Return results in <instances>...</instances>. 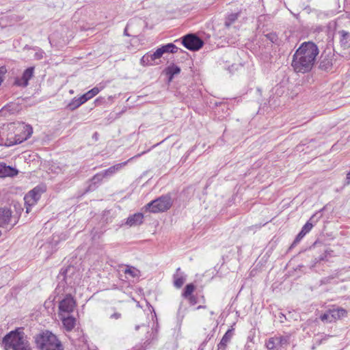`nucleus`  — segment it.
<instances>
[{"instance_id":"obj_14","label":"nucleus","mask_w":350,"mask_h":350,"mask_svg":"<svg viewBox=\"0 0 350 350\" xmlns=\"http://www.w3.org/2000/svg\"><path fill=\"white\" fill-rule=\"evenodd\" d=\"M132 159H133V158H131L125 162L116 164L113 166L110 167L109 168L107 169L106 170L103 171L102 173H103L104 178H108V177L113 176L115 173H116L121 168H122L124 166H125L128 163V162Z\"/></svg>"},{"instance_id":"obj_38","label":"nucleus","mask_w":350,"mask_h":350,"mask_svg":"<svg viewBox=\"0 0 350 350\" xmlns=\"http://www.w3.org/2000/svg\"><path fill=\"white\" fill-rule=\"evenodd\" d=\"M124 34L126 36H129V34L127 33V28L126 27L124 31Z\"/></svg>"},{"instance_id":"obj_21","label":"nucleus","mask_w":350,"mask_h":350,"mask_svg":"<svg viewBox=\"0 0 350 350\" xmlns=\"http://www.w3.org/2000/svg\"><path fill=\"white\" fill-rule=\"evenodd\" d=\"M99 92H100V89L97 87H94V88L89 90L88 92H87L86 93H85L80 97H81L83 103H85L88 100L91 99L92 98H93L94 96L97 95L99 93Z\"/></svg>"},{"instance_id":"obj_13","label":"nucleus","mask_w":350,"mask_h":350,"mask_svg":"<svg viewBox=\"0 0 350 350\" xmlns=\"http://www.w3.org/2000/svg\"><path fill=\"white\" fill-rule=\"evenodd\" d=\"M288 343V338L283 336L271 338L267 342L266 345L269 349H274Z\"/></svg>"},{"instance_id":"obj_29","label":"nucleus","mask_w":350,"mask_h":350,"mask_svg":"<svg viewBox=\"0 0 350 350\" xmlns=\"http://www.w3.org/2000/svg\"><path fill=\"white\" fill-rule=\"evenodd\" d=\"M124 273L125 274H129L130 275L131 277L133 278H135V277H137L139 276V271L134 267H128L125 270H124Z\"/></svg>"},{"instance_id":"obj_8","label":"nucleus","mask_w":350,"mask_h":350,"mask_svg":"<svg viewBox=\"0 0 350 350\" xmlns=\"http://www.w3.org/2000/svg\"><path fill=\"white\" fill-rule=\"evenodd\" d=\"M12 220V212L9 208L0 209V226L11 229L17 222L16 218Z\"/></svg>"},{"instance_id":"obj_41","label":"nucleus","mask_w":350,"mask_h":350,"mask_svg":"<svg viewBox=\"0 0 350 350\" xmlns=\"http://www.w3.org/2000/svg\"><path fill=\"white\" fill-rule=\"evenodd\" d=\"M205 308V306H199L197 308V309H200V308Z\"/></svg>"},{"instance_id":"obj_3","label":"nucleus","mask_w":350,"mask_h":350,"mask_svg":"<svg viewBox=\"0 0 350 350\" xmlns=\"http://www.w3.org/2000/svg\"><path fill=\"white\" fill-rule=\"evenodd\" d=\"M2 342L5 350H31L23 327H18L6 334Z\"/></svg>"},{"instance_id":"obj_31","label":"nucleus","mask_w":350,"mask_h":350,"mask_svg":"<svg viewBox=\"0 0 350 350\" xmlns=\"http://www.w3.org/2000/svg\"><path fill=\"white\" fill-rule=\"evenodd\" d=\"M103 178H104V176L103 175L102 172H101L100 173H98V174H95L92 177V181L95 184V183H98L101 182Z\"/></svg>"},{"instance_id":"obj_19","label":"nucleus","mask_w":350,"mask_h":350,"mask_svg":"<svg viewBox=\"0 0 350 350\" xmlns=\"http://www.w3.org/2000/svg\"><path fill=\"white\" fill-rule=\"evenodd\" d=\"M232 336V330L228 329L226 334L222 337L220 342L218 344V350L223 349L224 350L227 344L230 342L231 338Z\"/></svg>"},{"instance_id":"obj_23","label":"nucleus","mask_w":350,"mask_h":350,"mask_svg":"<svg viewBox=\"0 0 350 350\" xmlns=\"http://www.w3.org/2000/svg\"><path fill=\"white\" fill-rule=\"evenodd\" d=\"M83 104V103L81 97L74 98L70 101V103L67 105V108L71 111H73Z\"/></svg>"},{"instance_id":"obj_37","label":"nucleus","mask_w":350,"mask_h":350,"mask_svg":"<svg viewBox=\"0 0 350 350\" xmlns=\"http://www.w3.org/2000/svg\"><path fill=\"white\" fill-rule=\"evenodd\" d=\"M150 341H149L148 340H147L146 342H144V345H145V347H148V345H150Z\"/></svg>"},{"instance_id":"obj_34","label":"nucleus","mask_w":350,"mask_h":350,"mask_svg":"<svg viewBox=\"0 0 350 350\" xmlns=\"http://www.w3.org/2000/svg\"><path fill=\"white\" fill-rule=\"evenodd\" d=\"M44 51L42 50H39L38 52L35 53V58L36 59H41L43 57Z\"/></svg>"},{"instance_id":"obj_32","label":"nucleus","mask_w":350,"mask_h":350,"mask_svg":"<svg viewBox=\"0 0 350 350\" xmlns=\"http://www.w3.org/2000/svg\"><path fill=\"white\" fill-rule=\"evenodd\" d=\"M313 225L310 221H308L305 225L302 227L301 231L304 232L306 234L309 232L312 228Z\"/></svg>"},{"instance_id":"obj_33","label":"nucleus","mask_w":350,"mask_h":350,"mask_svg":"<svg viewBox=\"0 0 350 350\" xmlns=\"http://www.w3.org/2000/svg\"><path fill=\"white\" fill-rule=\"evenodd\" d=\"M306 235V234L302 232L301 230L299 232V234L297 235L296 238L295 239L294 241L292 243V246H295L297 245Z\"/></svg>"},{"instance_id":"obj_36","label":"nucleus","mask_w":350,"mask_h":350,"mask_svg":"<svg viewBox=\"0 0 350 350\" xmlns=\"http://www.w3.org/2000/svg\"><path fill=\"white\" fill-rule=\"evenodd\" d=\"M325 256H319L318 258H315V262H319V261H321V260H323L324 258H325Z\"/></svg>"},{"instance_id":"obj_1","label":"nucleus","mask_w":350,"mask_h":350,"mask_svg":"<svg viewBox=\"0 0 350 350\" xmlns=\"http://www.w3.org/2000/svg\"><path fill=\"white\" fill-rule=\"evenodd\" d=\"M319 54L317 46L312 42H304L293 57L292 66L297 72L306 73L312 68Z\"/></svg>"},{"instance_id":"obj_9","label":"nucleus","mask_w":350,"mask_h":350,"mask_svg":"<svg viewBox=\"0 0 350 350\" xmlns=\"http://www.w3.org/2000/svg\"><path fill=\"white\" fill-rule=\"evenodd\" d=\"M76 302L74 298L70 294L66 295V296L62 301H59V315H62V312H72L74 310Z\"/></svg>"},{"instance_id":"obj_16","label":"nucleus","mask_w":350,"mask_h":350,"mask_svg":"<svg viewBox=\"0 0 350 350\" xmlns=\"http://www.w3.org/2000/svg\"><path fill=\"white\" fill-rule=\"evenodd\" d=\"M144 215L142 213H137L127 218L126 224L129 226H134L141 224L143 222Z\"/></svg>"},{"instance_id":"obj_15","label":"nucleus","mask_w":350,"mask_h":350,"mask_svg":"<svg viewBox=\"0 0 350 350\" xmlns=\"http://www.w3.org/2000/svg\"><path fill=\"white\" fill-rule=\"evenodd\" d=\"M18 170L4 163H0V177L14 176L17 175Z\"/></svg>"},{"instance_id":"obj_40","label":"nucleus","mask_w":350,"mask_h":350,"mask_svg":"<svg viewBox=\"0 0 350 350\" xmlns=\"http://www.w3.org/2000/svg\"><path fill=\"white\" fill-rule=\"evenodd\" d=\"M144 154V152H142V154H138L137 155L135 156V157H140L142 154ZM133 159L135 158V157H132Z\"/></svg>"},{"instance_id":"obj_20","label":"nucleus","mask_w":350,"mask_h":350,"mask_svg":"<svg viewBox=\"0 0 350 350\" xmlns=\"http://www.w3.org/2000/svg\"><path fill=\"white\" fill-rule=\"evenodd\" d=\"M62 321L67 331H71L76 325V319L72 317H62Z\"/></svg>"},{"instance_id":"obj_22","label":"nucleus","mask_w":350,"mask_h":350,"mask_svg":"<svg viewBox=\"0 0 350 350\" xmlns=\"http://www.w3.org/2000/svg\"><path fill=\"white\" fill-rule=\"evenodd\" d=\"M180 68L175 64H172L166 68L167 75H169V79L171 81L174 75L179 74Z\"/></svg>"},{"instance_id":"obj_10","label":"nucleus","mask_w":350,"mask_h":350,"mask_svg":"<svg viewBox=\"0 0 350 350\" xmlns=\"http://www.w3.org/2000/svg\"><path fill=\"white\" fill-rule=\"evenodd\" d=\"M34 67H29L24 70L21 77H17L15 79L14 84L20 87H27L29 84V81L33 77Z\"/></svg>"},{"instance_id":"obj_42","label":"nucleus","mask_w":350,"mask_h":350,"mask_svg":"<svg viewBox=\"0 0 350 350\" xmlns=\"http://www.w3.org/2000/svg\"><path fill=\"white\" fill-rule=\"evenodd\" d=\"M332 278H333V277H332V278H324V280H326V281L327 282L329 279H332Z\"/></svg>"},{"instance_id":"obj_24","label":"nucleus","mask_w":350,"mask_h":350,"mask_svg":"<svg viewBox=\"0 0 350 350\" xmlns=\"http://www.w3.org/2000/svg\"><path fill=\"white\" fill-rule=\"evenodd\" d=\"M194 289H195V286L193 284H187L184 289V292L183 293V296L185 298L189 297L191 301H192L193 297H191V295L192 293L193 292Z\"/></svg>"},{"instance_id":"obj_43","label":"nucleus","mask_w":350,"mask_h":350,"mask_svg":"<svg viewBox=\"0 0 350 350\" xmlns=\"http://www.w3.org/2000/svg\"><path fill=\"white\" fill-rule=\"evenodd\" d=\"M139 325H136V326H135V330H138V329H139Z\"/></svg>"},{"instance_id":"obj_6","label":"nucleus","mask_w":350,"mask_h":350,"mask_svg":"<svg viewBox=\"0 0 350 350\" xmlns=\"http://www.w3.org/2000/svg\"><path fill=\"white\" fill-rule=\"evenodd\" d=\"M182 44L190 51H198L204 44V42L193 33H189L182 38Z\"/></svg>"},{"instance_id":"obj_18","label":"nucleus","mask_w":350,"mask_h":350,"mask_svg":"<svg viewBox=\"0 0 350 350\" xmlns=\"http://www.w3.org/2000/svg\"><path fill=\"white\" fill-rule=\"evenodd\" d=\"M340 36V44L343 48H348L350 46V33L344 30L338 32Z\"/></svg>"},{"instance_id":"obj_39","label":"nucleus","mask_w":350,"mask_h":350,"mask_svg":"<svg viewBox=\"0 0 350 350\" xmlns=\"http://www.w3.org/2000/svg\"><path fill=\"white\" fill-rule=\"evenodd\" d=\"M144 154V152H142V154H138L137 155L135 156V157H140L142 154ZM133 159L135 158V157H132Z\"/></svg>"},{"instance_id":"obj_4","label":"nucleus","mask_w":350,"mask_h":350,"mask_svg":"<svg viewBox=\"0 0 350 350\" xmlns=\"http://www.w3.org/2000/svg\"><path fill=\"white\" fill-rule=\"evenodd\" d=\"M36 344L40 350H63L56 336L48 331L36 337Z\"/></svg>"},{"instance_id":"obj_26","label":"nucleus","mask_w":350,"mask_h":350,"mask_svg":"<svg viewBox=\"0 0 350 350\" xmlns=\"http://www.w3.org/2000/svg\"><path fill=\"white\" fill-rule=\"evenodd\" d=\"M24 200L26 205V213H29L31 211V206L35 205L37 202L28 195H25Z\"/></svg>"},{"instance_id":"obj_11","label":"nucleus","mask_w":350,"mask_h":350,"mask_svg":"<svg viewBox=\"0 0 350 350\" xmlns=\"http://www.w3.org/2000/svg\"><path fill=\"white\" fill-rule=\"evenodd\" d=\"M178 48L173 43H168L165 45L161 46L154 52V55L160 59L165 53H176Z\"/></svg>"},{"instance_id":"obj_35","label":"nucleus","mask_w":350,"mask_h":350,"mask_svg":"<svg viewBox=\"0 0 350 350\" xmlns=\"http://www.w3.org/2000/svg\"><path fill=\"white\" fill-rule=\"evenodd\" d=\"M121 314L120 312H114L110 316L111 319H119L121 317Z\"/></svg>"},{"instance_id":"obj_2","label":"nucleus","mask_w":350,"mask_h":350,"mask_svg":"<svg viewBox=\"0 0 350 350\" xmlns=\"http://www.w3.org/2000/svg\"><path fill=\"white\" fill-rule=\"evenodd\" d=\"M33 133L31 126L24 123H18V126L14 122L0 128V145L11 146L29 138Z\"/></svg>"},{"instance_id":"obj_25","label":"nucleus","mask_w":350,"mask_h":350,"mask_svg":"<svg viewBox=\"0 0 350 350\" xmlns=\"http://www.w3.org/2000/svg\"><path fill=\"white\" fill-rule=\"evenodd\" d=\"M178 271H180V268L177 269V273L174 275V284L176 288H180L183 285V284L185 281V279L184 277L178 275Z\"/></svg>"},{"instance_id":"obj_28","label":"nucleus","mask_w":350,"mask_h":350,"mask_svg":"<svg viewBox=\"0 0 350 350\" xmlns=\"http://www.w3.org/2000/svg\"><path fill=\"white\" fill-rule=\"evenodd\" d=\"M27 195L30 196L33 200L38 202L40 198L41 193L40 189L38 187H35L33 189L31 190Z\"/></svg>"},{"instance_id":"obj_5","label":"nucleus","mask_w":350,"mask_h":350,"mask_svg":"<svg viewBox=\"0 0 350 350\" xmlns=\"http://www.w3.org/2000/svg\"><path fill=\"white\" fill-rule=\"evenodd\" d=\"M171 206V198L169 196H163L147 204L146 208L151 213H157L168 210Z\"/></svg>"},{"instance_id":"obj_7","label":"nucleus","mask_w":350,"mask_h":350,"mask_svg":"<svg viewBox=\"0 0 350 350\" xmlns=\"http://www.w3.org/2000/svg\"><path fill=\"white\" fill-rule=\"evenodd\" d=\"M347 314V312L346 310L341 308H337L327 311L321 316V319L322 321L331 323L346 317Z\"/></svg>"},{"instance_id":"obj_12","label":"nucleus","mask_w":350,"mask_h":350,"mask_svg":"<svg viewBox=\"0 0 350 350\" xmlns=\"http://www.w3.org/2000/svg\"><path fill=\"white\" fill-rule=\"evenodd\" d=\"M75 268L73 266H68L60 271L59 278L68 285H72V277L75 274Z\"/></svg>"},{"instance_id":"obj_17","label":"nucleus","mask_w":350,"mask_h":350,"mask_svg":"<svg viewBox=\"0 0 350 350\" xmlns=\"http://www.w3.org/2000/svg\"><path fill=\"white\" fill-rule=\"evenodd\" d=\"M159 59L157 57L154 55V53H147L140 59V64L143 66H152L154 64V62Z\"/></svg>"},{"instance_id":"obj_27","label":"nucleus","mask_w":350,"mask_h":350,"mask_svg":"<svg viewBox=\"0 0 350 350\" xmlns=\"http://www.w3.org/2000/svg\"><path fill=\"white\" fill-rule=\"evenodd\" d=\"M239 13H233L229 14L225 21V26L229 27L232 23H234L238 18Z\"/></svg>"},{"instance_id":"obj_30","label":"nucleus","mask_w":350,"mask_h":350,"mask_svg":"<svg viewBox=\"0 0 350 350\" xmlns=\"http://www.w3.org/2000/svg\"><path fill=\"white\" fill-rule=\"evenodd\" d=\"M332 66V63L329 59H323L320 62L319 67L322 70H327Z\"/></svg>"}]
</instances>
